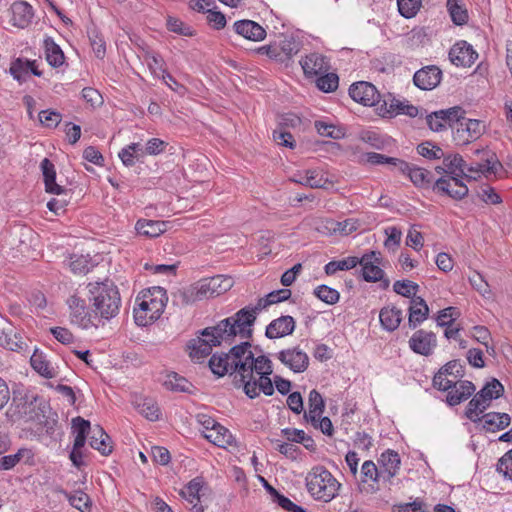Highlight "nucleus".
Segmentation results:
<instances>
[{
	"instance_id": "1",
	"label": "nucleus",
	"mask_w": 512,
	"mask_h": 512,
	"mask_svg": "<svg viewBox=\"0 0 512 512\" xmlns=\"http://www.w3.org/2000/svg\"><path fill=\"white\" fill-rule=\"evenodd\" d=\"M250 357L232 379L234 387L241 389L250 399L259 397L261 393L272 396L274 394L270 377L273 373L272 361L266 355L255 356L252 351Z\"/></svg>"
},
{
	"instance_id": "2",
	"label": "nucleus",
	"mask_w": 512,
	"mask_h": 512,
	"mask_svg": "<svg viewBox=\"0 0 512 512\" xmlns=\"http://www.w3.org/2000/svg\"><path fill=\"white\" fill-rule=\"evenodd\" d=\"M237 324L236 319L232 315L221 320L215 326L203 329L201 335L206 338L192 339L188 344L190 357L200 362L211 354L213 347L220 346L223 342L231 345L236 336H239L241 339H249L246 337L245 332L238 331L240 328L236 327Z\"/></svg>"
},
{
	"instance_id": "3",
	"label": "nucleus",
	"mask_w": 512,
	"mask_h": 512,
	"mask_svg": "<svg viewBox=\"0 0 512 512\" xmlns=\"http://www.w3.org/2000/svg\"><path fill=\"white\" fill-rule=\"evenodd\" d=\"M87 287L95 320H110L118 315L121 297L112 280L89 283Z\"/></svg>"
},
{
	"instance_id": "4",
	"label": "nucleus",
	"mask_w": 512,
	"mask_h": 512,
	"mask_svg": "<svg viewBox=\"0 0 512 512\" xmlns=\"http://www.w3.org/2000/svg\"><path fill=\"white\" fill-rule=\"evenodd\" d=\"M168 301L166 290L154 286L141 292L136 298L134 319L138 326H147L160 318Z\"/></svg>"
},
{
	"instance_id": "5",
	"label": "nucleus",
	"mask_w": 512,
	"mask_h": 512,
	"mask_svg": "<svg viewBox=\"0 0 512 512\" xmlns=\"http://www.w3.org/2000/svg\"><path fill=\"white\" fill-rule=\"evenodd\" d=\"M232 287V279L217 275L202 279L194 285L179 290L175 297L183 305L221 295Z\"/></svg>"
},
{
	"instance_id": "6",
	"label": "nucleus",
	"mask_w": 512,
	"mask_h": 512,
	"mask_svg": "<svg viewBox=\"0 0 512 512\" xmlns=\"http://www.w3.org/2000/svg\"><path fill=\"white\" fill-rule=\"evenodd\" d=\"M251 343L248 341L234 345L227 353H215L209 360L213 374L222 377L229 374L234 379L237 371L250 359Z\"/></svg>"
},
{
	"instance_id": "7",
	"label": "nucleus",
	"mask_w": 512,
	"mask_h": 512,
	"mask_svg": "<svg viewBox=\"0 0 512 512\" xmlns=\"http://www.w3.org/2000/svg\"><path fill=\"white\" fill-rule=\"evenodd\" d=\"M306 486L314 499L330 502L337 496L341 484L325 467L317 466L307 474Z\"/></svg>"
},
{
	"instance_id": "8",
	"label": "nucleus",
	"mask_w": 512,
	"mask_h": 512,
	"mask_svg": "<svg viewBox=\"0 0 512 512\" xmlns=\"http://www.w3.org/2000/svg\"><path fill=\"white\" fill-rule=\"evenodd\" d=\"M277 291H272L266 296L259 298L255 305H248L237 311L233 316L236 319V327L240 328L238 331L245 332L246 337L249 339L253 334V325L257 319V314L268 306L280 303Z\"/></svg>"
},
{
	"instance_id": "9",
	"label": "nucleus",
	"mask_w": 512,
	"mask_h": 512,
	"mask_svg": "<svg viewBox=\"0 0 512 512\" xmlns=\"http://www.w3.org/2000/svg\"><path fill=\"white\" fill-rule=\"evenodd\" d=\"M358 265H361V274L366 282H378L383 289H387L390 281L384 278V271L380 268L382 262L381 253L378 251H370L358 258Z\"/></svg>"
},
{
	"instance_id": "10",
	"label": "nucleus",
	"mask_w": 512,
	"mask_h": 512,
	"mask_svg": "<svg viewBox=\"0 0 512 512\" xmlns=\"http://www.w3.org/2000/svg\"><path fill=\"white\" fill-rule=\"evenodd\" d=\"M485 131L481 120L464 118L453 127V140L458 145H466L479 139Z\"/></svg>"
},
{
	"instance_id": "11",
	"label": "nucleus",
	"mask_w": 512,
	"mask_h": 512,
	"mask_svg": "<svg viewBox=\"0 0 512 512\" xmlns=\"http://www.w3.org/2000/svg\"><path fill=\"white\" fill-rule=\"evenodd\" d=\"M67 305L70 311V321L82 329L98 327L95 323L94 314L88 311L84 299L77 295H72L67 299Z\"/></svg>"
},
{
	"instance_id": "12",
	"label": "nucleus",
	"mask_w": 512,
	"mask_h": 512,
	"mask_svg": "<svg viewBox=\"0 0 512 512\" xmlns=\"http://www.w3.org/2000/svg\"><path fill=\"white\" fill-rule=\"evenodd\" d=\"M433 191L441 195H447L454 200H462L468 195L469 189L458 177L442 176L435 180Z\"/></svg>"
},
{
	"instance_id": "13",
	"label": "nucleus",
	"mask_w": 512,
	"mask_h": 512,
	"mask_svg": "<svg viewBox=\"0 0 512 512\" xmlns=\"http://www.w3.org/2000/svg\"><path fill=\"white\" fill-rule=\"evenodd\" d=\"M409 348L416 354L430 356L437 346L436 335L431 331L419 329L410 337Z\"/></svg>"
},
{
	"instance_id": "14",
	"label": "nucleus",
	"mask_w": 512,
	"mask_h": 512,
	"mask_svg": "<svg viewBox=\"0 0 512 512\" xmlns=\"http://www.w3.org/2000/svg\"><path fill=\"white\" fill-rule=\"evenodd\" d=\"M349 95L355 101L364 106H375L380 101V94L376 87L369 82H357L350 86Z\"/></svg>"
},
{
	"instance_id": "15",
	"label": "nucleus",
	"mask_w": 512,
	"mask_h": 512,
	"mask_svg": "<svg viewBox=\"0 0 512 512\" xmlns=\"http://www.w3.org/2000/svg\"><path fill=\"white\" fill-rule=\"evenodd\" d=\"M277 358L294 373L304 372L309 365L308 355L298 347L281 350L277 354Z\"/></svg>"
},
{
	"instance_id": "16",
	"label": "nucleus",
	"mask_w": 512,
	"mask_h": 512,
	"mask_svg": "<svg viewBox=\"0 0 512 512\" xmlns=\"http://www.w3.org/2000/svg\"><path fill=\"white\" fill-rule=\"evenodd\" d=\"M442 80V71L436 65H428L417 70L413 76V83L421 90H432Z\"/></svg>"
},
{
	"instance_id": "17",
	"label": "nucleus",
	"mask_w": 512,
	"mask_h": 512,
	"mask_svg": "<svg viewBox=\"0 0 512 512\" xmlns=\"http://www.w3.org/2000/svg\"><path fill=\"white\" fill-rule=\"evenodd\" d=\"M477 58L478 53L466 41L455 43L449 51L451 63L458 67H470Z\"/></svg>"
},
{
	"instance_id": "18",
	"label": "nucleus",
	"mask_w": 512,
	"mask_h": 512,
	"mask_svg": "<svg viewBox=\"0 0 512 512\" xmlns=\"http://www.w3.org/2000/svg\"><path fill=\"white\" fill-rule=\"evenodd\" d=\"M483 154V161L477 163L466 164L465 172L477 177L480 175L494 174L498 167H501V163L497 160L496 155L486 150H476L475 154Z\"/></svg>"
},
{
	"instance_id": "19",
	"label": "nucleus",
	"mask_w": 512,
	"mask_h": 512,
	"mask_svg": "<svg viewBox=\"0 0 512 512\" xmlns=\"http://www.w3.org/2000/svg\"><path fill=\"white\" fill-rule=\"evenodd\" d=\"M9 23L17 28L24 29L30 25L34 15L33 8L25 1H15L10 6Z\"/></svg>"
},
{
	"instance_id": "20",
	"label": "nucleus",
	"mask_w": 512,
	"mask_h": 512,
	"mask_svg": "<svg viewBox=\"0 0 512 512\" xmlns=\"http://www.w3.org/2000/svg\"><path fill=\"white\" fill-rule=\"evenodd\" d=\"M296 322L292 316L285 315L271 321L265 335L269 339L282 338L293 333Z\"/></svg>"
},
{
	"instance_id": "21",
	"label": "nucleus",
	"mask_w": 512,
	"mask_h": 512,
	"mask_svg": "<svg viewBox=\"0 0 512 512\" xmlns=\"http://www.w3.org/2000/svg\"><path fill=\"white\" fill-rule=\"evenodd\" d=\"M400 172L407 175L416 187L433 190L435 179L431 171L407 162L406 169L401 168Z\"/></svg>"
},
{
	"instance_id": "22",
	"label": "nucleus",
	"mask_w": 512,
	"mask_h": 512,
	"mask_svg": "<svg viewBox=\"0 0 512 512\" xmlns=\"http://www.w3.org/2000/svg\"><path fill=\"white\" fill-rule=\"evenodd\" d=\"M143 60L146 62L152 74L161 77L168 87H171L168 80L178 85L176 79L166 71L165 61L159 54L146 50L143 54Z\"/></svg>"
},
{
	"instance_id": "23",
	"label": "nucleus",
	"mask_w": 512,
	"mask_h": 512,
	"mask_svg": "<svg viewBox=\"0 0 512 512\" xmlns=\"http://www.w3.org/2000/svg\"><path fill=\"white\" fill-rule=\"evenodd\" d=\"M379 464L382 480L390 481L400 469V456L396 451L388 449L381 454Z\"/></svg>"
},
{
	"instance_id": "24",
	"label": "nucleus",
	"mask_w": 512,
	"mask_h": 512,
	"mask_svg": "<svg viewBox=\"0 0 512 512\" xmlns=\"http://www.w3.org/2000/svg\"><path fill=\"white\" fill-rule=\"evenodd\" d=\"M475 390L476 387L471 381L460 380L454 382V386L447 390L446 402L450 406H456L472 396Z\"/></svg>"
},
{
	"instance_id": "25",
	"label": "nucleus",
	"mask_w": 512,
	"mask_h": 512,
	"mask_svg": "<svg viewBox=\"0 0 512 512\" xmlns=\"http://www.w3.org/2000/svg\"><path fill=\"white\" fill-rule=\"evenodd\" d=\"M300 65L307 77L321 75L326 73L329 69L328 61L319 53L306 55L305 58L300 61Z\"/></svg>"
},
{
	"instance_id": "26",
	"label": "nucleus",
	"mask_w": 512,
	"mask_h": 512,
	"mask_svg": "<svg viewBox=\"0 0 512 512\" xmlns=\"http://www.w3.org/2000/svg\"><path fill=\"white\" fill-rule=\"evenodd\" d=\"M40 168L42 170L46 192L56 195H66L67 190L56 183V169L54 164L48 158H44L40 163Z\"/></svg>"
},
{
	"instance_id": "27",
	"label": "nucleus",
	"mask_w": 512,
	"mask_h": 512,
	"mask_svg": "<svg viewBox=\"0 0 512 512\" xmlns=\"http://www.w3.org/2000/svg\"><path fill=\"white\" fill-rule=\"evenodd\" d=\"M235 32L251 41H261L266 37L265 29L255 21L239 20L234 23Z\"/></svg>"
},
{
	"instance_id": "28",
	"label": "nucleus",
	"mask_w": 512,
	"mask_h": 512,
	"mask_svg": "<svg viewBox=\"0 0 512 512\" xmlns=\"http://www.w3.org/2000/svg\"><path fill=\"white\" fill-rule=\"evenodd\" d=\"M10 73L17 81L25 82L30 74L40 77L42 72L38 70L36 61L17 58L10 66Z\"/></svg>"
},
{
	"instance_id": "29",
	"label": "nucleus",
	"mask_w": 512,
	"mask_h": 512,
	"mask_svg": "<svg viewBox=\"0 0 512 512\" xmlns=\"http://www.w3.org/2000/svg\"><path fill=\"white\" fill-rule=\"evenodd\" d=\"M429 315V307L422 297H413L409 306L408 325L415 329L424 322Z\"/></svg>"
},
{
	"instance_id": "30",
	"label": "nucleus",
	"mask_w": 512,
	"mask_h": 512,
	"mask_svg": "<svg viewBox=\"0 0 512 512\" xmlns=\"http://www.w3.org/2000/svg\"><path fill=\"white\" fill-rule=\"evenodd\" d=\"M482 429L486 432H497L510 425L511 417L507 413L488 412L481 416Z\"/></svg>"
},
{
	"instance_id": "31",
	"label": "nucleus",
	"mask_w": 512,
	"mask_h": 512,
	"mask_svg": "<svg viewBox=\"0 0 512 512\" xmlns=\"http://www.w3.org/2000/svg\"><path fill=\"white\" fill-rule=\"evenodd\" d=\"M202 488L203 481L200 478H194L181 491L183 498L192 504L191 512H204V507L199 503Z\"/></svg>"
},
{
	"instance_id": "32",
	"label": "nucleus",
	"mask_w": 512,
	"mask_h": 512,
	"mask_svg": "<svg viewBox=\"0 0 512 512\" xmlns=\"http://www.w3.org/2000/svg\"><path fill=\"white\" fill-rule=\"evenodd\" d=\"M442 159L444 166L448 169L447 176H454L460 179L466 178L467 180L476 179L475 176L467 175V173H465L466 162L460 154H444Z\"/></svg>"
},
{
	"instance_id": "33",
	"label": "nucleus",
	"mask_w": 512,
	"mask_h": 512,
	"mask_svg": "<svg viewBox=\"0 0 512 512\" xmlns=\"http://www.w3.org/2000/svg\"><path fill=\"white\" fill-rule=\"evenodd\" d=\"M89 444L104 456H108L113 450L110 436L99 425H95L91 430Z\"/></svg>"
},
{
	"instance_id": "34",
	"label": "nucleus",
	"mask_w": 512,
	"mask_h": 512,
	"mask_svg": "<svg viewBox=\"0 0 512 512\" xmlns=\"http://www.w3.org/2000/svg\"><path fill=\"white\" fill-rule=\"evenodd\" d=\"M309 410L304 413L306 421L310 422L314 427L319 417L324 411L325 403L322 395L315 389L311 390L308 398Z\"/></svg>"
},
{
	"instance_id": "35",
	"label": "nucleus",
	"mask_w": 512,
	"mask_h": 512,
	"mask_svg": "<svg viewBox=\"0 0 512 512\" xmlns=\"http://www.w3.org/2000/svg\"><path fill=\"white\" fill-rule=\"evenodd\" d=\"M168 222L159 220H138L135 229L139 235L155 238L167 231Z\"/></svg>"
},
{
	"instance_id": "36",
	"label": "nucleus",
	"mask_w": 512,
	"mask_h": 512,
	"mask_svg": "<svg viewBox=\"0 0 512 512\" xmlns=\"http://www.w3.org/2000/svg\"><path fill=\"white\" fill-rule=\"evenodd\" d=\"M379 319L382 327L392 332L399 327L402 321V311L395 306L384 307L380 310Z\"/></svg>"
},
{
	"instance_id": "37",
	"label": "nucleus",
	"mask_w": 512,
	"mask_h": 512,
	"mask_svg": "<svg viewBox=\"0 0 512 512\" xmlns=\"http://www.w3.org/2000/svg\"><path fill=\"white\" fill-rule=\"evenodd\" d=\"M38 400L37 396H32L30 399L26 396L24 403H19L17 405V408L19 409V413L22 414L27 421H39L41 422V418H44V409L46 408L45 405L41 407V405L38 406L39 412H35L36 408V402Z\"/></svg>"
},
{
	"instance_id": "38",
	"label": "nucleus",
	"mask_w": 512,
	"mask_h": 512,
	"mask_svg": "<svg viewBox=\"0 0 512 512\" xmlns=\"http://www.w3.org/2000/svg\"><path fill=\"white\" fill-rule=\"evenodd\" d=\"M137 411L150 421H157L160 416V409L156 401L148 397H139L134 401Z\"/></svg>"
},
{
	"instance_id": "39",
	"label": "nucleus",
	"mask_w": 512,
	"mask_h": 512,
	"mask_svg": "<svg viewBox=\"0 0 512 512\" xmlns=\"http://www.w3.org/2000/svg\"><path fill=\"white\" fill-rule=\"evenodd\" d=\"M30 364L32 368L44 378L51 379L56 377V370L50 365L49 361H47L45 355L37 349L30 358Z\"/></svg>"
},
{
	"instance_id": "40",
	"label": "nucleus",
	"mask_w": 512,
	"mask_h": 512,
	"mask_svg": "<svg viewBox=\"0 0 512 512\" xmlns=\"http://www.w3.org/2000/svg\"><path fill=\"white\" fill-rule=\"evenodd\" d=\"M45 56L47 62L54 68L62 66L65 62V56L58 44L51 37L44 40Z\"/></svg>"
},
{
	"instance_id": "41",
	"label": "nucleus",
	"mask_w": 512,
	"mask_h": 512,
	"mask_svg": "<svg viewBox=\"0 0 512 512\" xmlns=\"http://www.w3.org/2000/svg\"><path fill=\"white\" fill-rule=\"evenodd\" d=\"M384 105L386 106V113L390 116H396L399 114H404L409 117H416L418 115V108L412 104H409L407 101H400L398 99L392 98L389 103L384 101Z\"/></svg>"
},
{
	"instance_id": "42",
	"label": "nucleus",
	"mask_w": 512,
	"mask_h": 512,
	"mask_svg": "<svg viewBox=\"0 0 512 512\" xmlns=\"http://www.w3.org/2000/svg\"><path fill=\"white\" fill-rule=\"evenodd\" d=\"M0 346L11 351H17L21 348L17 335L7 321L0 322Z\"/></svg>"
},
{
	"instance_id": "43",
	"label": "nucleus",
	"mask_w": 512,
	"mask_h": 512,
	"mask_svg": "<svg viewBox=\"0 0 512 512\" xmlns=\"http://www.w3.org/2000/svg\"><path fill=\"white\" fill-rule=\"evenodd\" d=\"M204 437L218 447L223 448L231 445L234 441L230 431L220 424L214 427L209 433H205Z\"/></svg>"
},
{
	"instance_id": "44",
	"label": "nucleus",
	"mask_w": 512,
	"mask_h": 512,
	"mask_svg": "<svg viewBox=\"0 0 512 512\" xmlns=\"http://www.w3.org/2000/svg\"><path fill=\"white\" fill-rule=\"evenodd\" d=\"M295 182L313 189H326L328 185L332 184V182H330L328 178L325 177L324 173L318 169L306 170L305 180H295Z\"/></svg>"
},
{
	"instance_id": "45",
	"label": "nucleus",
	"mask_w": 512,
	"mask_h": 512,
	"mask_svg": "<svg viewBox=\"0 0 512 512\" xmlns=\"http://www.w3.org/2000/svg\"><path fill=\"white\" fill-rule=\"evenodd\" d=\"M366 161L372 165H384L389 164L396 167L399 171L401 168L406 169L407 162L395 157H389L383 154L370 152L365 154Z\"/></svg>"
},
{
	"instance_id": "46",
	"label": "nucleus",
	"mask_w": 512,
	"mask_h": 512,
	"mask_svg": "<svg viewBox=\"0 0 512 512\" xmlns=\"http://www.w3.org/2000/svg\"><path fill=\"white\" fill-rule=\"evenodd\" d=\"M358 257L356 256H349L345 259L338 260V261H330L328 262L325 267V273L327 275H333L337 271H347L352 268H355L358 265Z\"/></svg>"
},
{
	"instance_id": "47",
	"label": "nucleus",
	"mask_w": 512,
	"mask_h": 512,
	"mask_svg": "<svg viewBox=\"0 0 512 512\" xmlns=\"http://www.w3.org/2000/svg\"><path fill=\"white\" fill-rule=\"evenodd\" d=\"M164 386L171 391L190 392L192 384L186 378L172 372L166 376Z\"/></svg>"
},
{
	"instance_id": "48",
	"label": "nucleus",
	"mask_w": 512,
	"mask_h": 512,
	"mask_svg": "<svg viewBox=\"0 0 512 512\" xmlns=\"http://www.w3.org/2000/svg\"><path fill=\"white\" fill-rule=\"evenodd\" d=\"M460 1L461 0H447V9L453 23L456 25H463L468 21L467 10L459 4Z\"/></svg>"
},
{
	"instance_id": "49",
	"label": "nucleus",
	"mask_w": 512,
	"mask_h": 512,
	"mask_svg": "<svg viewBox=\"0 0 512 512\" xmlns=\"http://www.w3.org/2000/svg\"><path fill=\"white\" fill-rule=\"evenodd\" d=\"M69 266L75 274H86L92 268V259L88 255L73 254Z\"/></svg>"
},
{
	"instance_id": "50",
	"label": "nucleus",
	"mask_w": 512,
	"mask_h": 512,
	"mask_svg": "<svg viewBox=\"0 0 512 512\" xmlns=\"http://www.w3.org/2000/svg\"><path fill=\"white\" fill-rule=\"evenodd\" d=\"M381 480L382 475L376 464L371 460L365 461L361 467V481L363 483H367L368 481L378 483Z\"/></svg>"
},
{
	"instance_id": "51",
	"label": "nucleus",
	"mask_w": 512,
	"mask_h": 512,
	"mask_svg": "<svg viewBox=\"0 0 512 512\" xmlns=\"http://www.w3.org/2000/svg\"><path fill=\"white\" fill-rule=\"evenodd\" d=\"M277 50L279 54L278 62H285L292 58L293 55L297 54L298 44L293 39H284L277 44Z\"/></svg>"
},
{
	"instance_id": "52",
	"label": "nucleus",
	"mask_w": 512,
	"mask_h": 512,
	"mask_svg": "<svg viewBox=\"0 0 512 512\" xmlns=\"http://www.w3.org/2000/svg\"><path fill=\"white\" fill-rule=\"evenodd\" d=\"M393 290L403 297L412 299L417 297L416 293L419 290V285L410 280H398L393 284Z\"/></svg>"
},
{
	"instance_id": "53",
	"label": "nucleus",
	"mask_w": 512,
	"mask_h": 512,
	"mask_svg": "<svg viewBox=\"0 0 512 512\" xmlns=\"http://www.w3.org/2000/svg\"><path fill=\"white\" fill-rule=\"evenodd\" d=\"M316 80V86L323 92H333L338 88L339 78L335 73H323Z\"/></svg>"
},
{
	"instance_id": "54",
	"label": "nucleus",
	"mask_w": 512,
	"mask_h": 512,
	"mask_svg": "<svg viewBox=\"0 0 512 512\" xmlns=\"http://www.w3.org/2000/svg\"><path fill=\"white\" fill-rule=\"evenodd\" d=\"M482 396L483 395L480 392L476 393L474 395V397L469 401V403L466 407L465 416L467 419H469L473 423H479L481 420L480 415L483 413V411L481 409V406H480L481 404H480L479 399Z\"/></svg>"
},
{
	"instance_id": "55",
	"label": "nucleus",
	"mask_w": 512,
	"mask_h": 512,
	"mask_svg": "<svg viewBox=\"0 0 512 512\" xmlns=\"http://www.w3.org/2000/svg\"><path fill=\"white\" fill-rule=\"evenodd\" d=\"M417 152L429 160H436L444 157V151L429 141L419 144L417 146Z\"/></svg>"
},
{
	"instance_id": "56",
	"label": "nucleus",
	"mask_w": 512,
	"mask_h": 512,
	"mask_svg": "<svg viewBox=\"0 0 512 512\" xmlns=\"http://www.w3.org/2000/svg\"><path fill=\"white\" fill-rule=\"evenodd\" d=\"M398 10L405 18L414 17L422 5V0H397Z\"/></svg>"
},
{
	"instance_id": "57",
	"label": "nucleus",
	"mask_w": 512,
	"mask_h": 512,
	"mask_svg": "<svg viewBox=\"0 0 512 512\" xmlns=\"http://www.w3.org/2000/svg\"><path fill=\"white\" fill-rule=\"evenodd\" d=\"M314 294L327 304H335L339 301L340 294L336 289L326 285H320L314 290Z\"/></svg>"
},
{
	"instance_id": "58",
	"label": "nucleus",
	"mask_w": 512,
	"mask_h": 512,
	"mask_svg": "<svg viewBox=\"0 0 512 512\" xmlns=\"http://www.w3.org/2000/svg\"><path fill=\"white\" fill-rule=\"evenodd\" d=\"M167 28L169 31L183 35V36H192L194 34V30L191 26L185 24L178 18L169 16L167 18Z\"/></svg>"
},
{
	"instance_id": "59",
	"label": "nucleus",
	"mask_w": 512,
	"mask_h": 512,
	"mask_svg": "<svg viewBox=\"0 0 512 512\" xmlns=\"http://www.w3.org/2000/svg\"><path fill=\"white\" fill-rule=\"evenodd\" d=\"M479 392L488 396V399H498L503 395L504 387L499 380L493 378Z\"/></svg>"
},
{
	"instance_id": "60",
	"label": "nucleus",
	"mask_w": 512,
	"mask_h": 512,
	"mask_svg": "<svg viewBox=\"0 0 512 512\" xmlns=\"http://www.w3.org/2000/svg\"><path fill=\"white\" fill-rule=\"evenodd\" d=\"M29 449H19L17 453L13 455H7L0 458V470H9L15 467L19 461L24 457L25 454L30 455Z\"/></svg>"
},
{
	"instance_id": "61",
	"label": "nucleus",
	"mask_w": 512,
	"mask_h": 512,
	"mask_svg": "<svg viewBox=\"0 0 512 512\" xmlns=\"http://www.w3.org/2000/svg\"><path fill=\"white\" fill-rule=\"evenodd\" d=\"M38 116L41 124L49 128L57 127L62 120V115L59 112L50 109L40 111Z\"/></svg>"
},
{
	"instance_id": "62",
	"label": "nucleus",
	"mask_w": 512,
	"mask_h": 512,
	"mask_svg": "<svg viewBox=\"0 0 512 512\" xmlns=\"http://www.w3.org/2000/svg\"><path fill=\"white\" fill-rule=\"evenodd\" d=\"M469 282L483 297L489 298L491 296L489 284L480 273L474 272L473 275L469 277Z\"/></svg>"
},
{
	"instance_id": "63",
	"label": "nucleus",
	"mask_w": 512,
	"mask_h": 512,
	"mask_svg": "<svg viewBox=\"0 0 512 512\" xmlns=\"http://www.w3.org/2000/svg\"><path fill=\"white\" fill-rule=\"evenodd\" d=\"M68 500L74 508L82 512L90 508V497L82 491H76L68 497Z\"/></svg>"
},
{
	"instance_id": "64",
	"label": "nucleus",
	"mask_w": 512,
	"mask_h": 512,
	"mask_svg": "<svg viewBox=\"0 0 512 512\" xmlns=\"http://www.w3.org/2000/svg\"><path fill=\"white\" fill-rule=\"evenodd\" d=\"M497 471L506 479L512 480V449L498 460Z\"/></svg>"
}]
</instances>
